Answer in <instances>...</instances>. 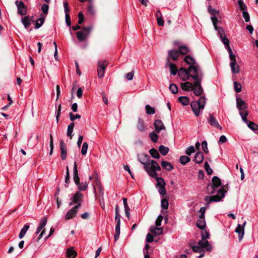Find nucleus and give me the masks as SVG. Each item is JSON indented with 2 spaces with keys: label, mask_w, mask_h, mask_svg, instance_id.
<instances>
[{
  "label": "nucleus",
  "mask_w": 258,
  "mask_h": 258,
  "mask_svg": "<svg viewBox=\"0 0 258 258\" xmlns=\"http://www.w3.org/2000/svg\"><path fill=\"white\" fill-rule=\"evenodd\" d=\"M154 178L156 179V181L157 182L156 186L157 187L165 186V182L162 178L158 177L157 176Z\"/></svg>",
  "instance_id": "42"
},
{
  "label": "nucleus",
  "mask_w": 258,
  "mask_h": 258,
  "mask_svg": "<svg viewBox=\"0 0 258 258\" xmlns=\"http://www.w3.org/2000/svg\"><path fill=\"white\" fill-rule=\"evenodd\" d=\"M48 9H49V6L47 4H43V5L42 6L41 10H42L43 13L45 15L47 14L48 11Z\"/></svg>",
  "instance_id": "64"
},
{
  "label": "nucleus",
  "mask_w": 258,
  "mask_h": 258,
  "mask_svg": "<svg viewBox=\"0 0 258 258\" xmlns=\"http://www.w3.org/2000/svg\"><path fill=\"white\" fill-rule=\"evenodd\" d=\"M59 147L61 151V158L62 160H64L66 159L67 155V147L64 142L61 140L59 141Z\"/></svg>",
  "instance_id": "16"
},
{
  "label": "nucleus",
  "mask_w": 258,
  "mask_h": 258,
  "mask_svg": "<svg viewBox=\"0 0 258 258\" xmlns=\"http://www.w3.org/2000/svg\"><path fill=\"white\" fill-rule=\"evenodd\" d=\"M182 89L185 91H191L193 89V84L189 82H186L181 84Z\"/></svg>",
  "instance_id": "25"
},
{
  "label": "nucleus",
  "mask_w": 258,
  "mask_h": 258,
  "mask_svg": "<svg viewBox=\"0 0 258 258\" xmlns=\"http://www.w3.org/2000/svg\"><path fill=\"white\" fill-rule=\"evenodd\" d=\"M215 30L218 31V33L220 38L222 37V36H225V35L224 34V31L222 27H218L217 26V28L215 29Z\"/></svg>",
  "instance_id": "59"
},
{
  "label": "nucleus",
  "mask_w": 258,
  "mask_h": 258,
  "mask_svg": "<svg viewBox=\"0 0 258 258\" xmlns=\"http://www.w3.org/2000/svg\"><path fill=\"white\" fill-rule=\"evenodd\" d=\"M77 185L78 186V189L80 190H85L88 187V183L87 182H83L81 183L79 182V184Z\"/></svg>",
  "instance_id": "50"
},
{
  "label": "nucleus",
  "mask_w": 258,
  "mask_h": 258,
  "mask_svg": "<svg viewBox=\"0 0 258 258\" xmlns=\"http://www.w3.org/2000/svg\"><path fill=\"white\" fill-rule=\"evenodd\" d=\"M158 226L155 227L152 226L150 228V231L151 233H154L155 235H161L163 233V229L162 228H159Z\"/></svg>",
  "instance_id": "26"
},
{
  "label": "nucleus",
  "mask_w": 258,
  "mask_h": 258,
  "mask_svg": "<svg viewBox=\"0 0 258 258\" xmlns=\"http://www.w3.org/2000/svg\"><path fill=\"white\" fill-rule=\"evenodd\" d=\"M208 11L211 15V17H216L219 15V12L215 9L209 8Z\"/></svg>",
  "instance_id": "49"
},
{
  "label": "nucleus",
  "mask_w": 258,
  "mask_h": 258,
  "mask_svg": "<svg viewBox=\"0 0 258 258\" xmlns=\"http://www.w3.org/2000/svg\"><path fill=\"white\" fill-rule=\"evenodd\" d=\"M137 127L138 130L141 132H144L145 130V126L144 125V121L141 118L138 119Z\"/></svg>",
  "instance_id": "30"
},
{
  "label": "nucleus",
  "mask_w": 258,
  "mask_h": 258,
  "mask_svg": "<svg viewBox=\"0 0 258 258\" xmlns=\"http://www.w3.org/2000/svg\"><path fill=\"white\" fill-rule=\"evenodd\" d=\"M206 103V98L204 96L201 97L198 101H192L190 103V106L194 112V114L196 116H199L205 106Z\"/></svg>",
  "instance_id": "3"
},
{
  "label": "nucleus",
  "mask_w": 258,
  "mask_h": 258,
  "mask_svg": "<svg viewBox=\"0 0 258 258\" xmlns=\"http://www.w3.org/2000/svg\"><path fill=\"white\" fill-rule=\"evenodd\" d=\"M189 49L186 46H181L179 48V53L184 55L188 52Z\"/></svg>",
  "instance_id": "43"
},
{
  "label": "nucleus",
  "mask_w": 258,
  "mask_h": 258,
  "mask_svg": "<svg viewBox=\"0 0 258 258\" xmlns=\"http://www.w3.org/2000/svg\"><path fill=\"white\" fill-rule=\"evenodd\" d=\"M208 121L211 125L214 126L220 130H222V127L219 125L216 119L211 114H210V116Z\"/></svg>",
  "instance_id": "18"
},
{
  "label": "nucleus",
  "mask_w": 258,
  "mask_h": 258,
  "mask_svg": "<svg viewBox=\"0 0 258 258\" xmlns=\"http://www.w3.org/2000/svg\"><path fill=\"white\" fill-rule=\"evenodd\" d=\"M205 219H198L197 221V226L200 229L203 230L206 227Z\"/></svg>",
  "instance_id": "32"
},
{
  "label": "nucleus",
  "mask_w": 258,
  "mask_h": 258,
  "mask_svg": "<svg viewBox=\"0 0 258 258\" xmlns=\"http://www.w3.org/2000/svg\"><path fill=\"white\" fill-rule=\"evenodd\" d=\"M44 19H45L44 17H40V18H39L36 21L35 28V29L39 28L44 23Z\"/></svg>",
  "instance_id": "40"
},
{
  "label": "nucleus",
  "mask_w": 258,
  "mask_h": 258,
  "mask_svg": "<svg viewBox=\"0 0 258 258\" xmlns=\"http://www.w3.org/2000/svg\"><path fill=\"white\" fill-rule=\"evenodd\" d=\"M15 4L18 9V13L21 15H25L27 13L26 6L22 1H16Z\"/></svg>",
  "instance_id": "9"
},
{
  "label": "nucleus",
  "mask_w": 258,
  "mask_h": 258,
  "mask_svg": "<svg viewBox=\"0 0 258 258\" xmlns=\"http://www.w3.org/2000/svg\"><path fill=\"white\" fill-rule=\"evenodd\" d=\"M229 58L231 60L230 67L233 74H237L239 72V67L237 64L236 57L233 53L229 55Z\"/></svg>",
  "instance_id": "7"
},
{
  "label": "nucleus",
  "mask_w": 258,
  "mask_h": 258,
  "mask_svg": "<svg viewBox=\"0 0 258 258\" xmlns=\"http://www.w3.org/2000/svg\"><path fill=\"white\" fill-rule=\"evenodd\" d=\"M204 167H205V169L206 171H207L208 174L211 175L212 174L213 170L210 168V165L207 162H205Z\"/></svg>",
  "instance_id": "52"
},
{
  "label": "nucleus",
  "mask_w": 258,
  "mask_h": 258,
  "mask_svg": "<svg viewBox=\"0 0 258 258\" xmlns=\"http://www.w3.org/2000/svg\"><path fill=\"white\" fill-rule=\"evenodd\" d=\"M236 106L239 111L247 110V104L240 98H236Z\"/></svg>",
  "instance_id": "15"
},
{
  "label": "nucleus",
  "mask_w": 258,
  "mask_h": 258,
  "mask_svg": "<svg viewBox=\"0 0 258 258\" xmlns=\"http://www.w3.org/2000/svg\"><path fill=\"white\" fill-rule=\"evenodd\" d=\"M149 246L148 244H146L145 248L143 250V252L144 254V258H150V255L148 254V248Z\"/></svg>",
  "instance_id": "61"
},
{
  "label": "nucleus",
  "mask_w": 258,
  "mask_h": 258,
  "mask_svg": "<svg viewBox=\"0 0 258 258\" xmlns=\"http://www.w3.org/2000/svg\"><path fill=\"white\" fill-rule=\"evenodd\" d=\"M191 78L194 81L193 83V89L194 94L200 96L204 92L203 88L201 86L202 80L204 77V73L202 70L194 69L190 71Z\"/></svg>",
  "instance_id": "2"
},
{
  "label": "nucleus",
  "mask_w": 258,
  "mask_h": 258,
  "mask_svg": "<svg viewBox=\"0 0 258 258\" xmlns=\"http://www.w3.org/2000/svg\"><path fill=\"white\" fill-rule=\"evenodd\" d=\"M83 197V194L80 191H77L71 199L72 200L71 202L69 204V205H73L75 204L77 205H81V202Z\"/></svg>",
  "instance_id": "11"
},
{
  "label": "nucleus",
  "mask_w": 258,
  "mask_h": 258,
  "mask_svg": "<svg viewBox=\"0 0 258 258\" xmlns=\"http://www.w3.org/2000/svg\"><path fill=\"white\" fill-rule=\"evenodd\" d=\"M149 137L150 138L151 141L154 143L157 142L158 139V136L154 132L149 134Z\"/></svg>",
  "instance_id": "45"
},
{
  "label": "nucleus",
  "mask_w": 258,
  "mask_h": 258,
  "mask_svg": "<svg viewBox=\"0 0 258 258\" xmlns=\"http://www.w3.org/2000/svg\"><path fill=\"white\" fill-rule=\"evenodd\" d=\"M239 114L241 117V118L243 122H244L247 124L249 122V121L247 119V116L248 114V111L247 110H244L243 111H239Z\"/></svg>",
  "instance_id": "33"
},
{
  "label": "nucleus",
  "mask_w": 258,
  "mask_h": 258,
  "mask_svg": "<svg viewBox=\"0 0 258 258\" xmlns=\"http://www.w3.org/2000/svg\"><path fill=\"white\" fill-rule=\"evenodd\" d=\"M198 245L201 246L203 248H205L207 251H210L212 249V246L206 240V239H203L198 242Z\"/></svg>",
  "instance_id": "17"
},
{
  "label": "nucleus",
  "mask_w": 258,
  "mask_h": 258,
  "mask_svg": "<svg viewBox=\"0 0 258 258\" xmlns=\"http://www.w3.org/2000/svg\"><path fill=\"white\" fill-rule=\"evenodd\" d=\"M228 189V185H225L222 187V188L220 189L216 195L212 196H206L205 198V201L207 202L208 205L210 203L213 202L220 201L221 199L225 196V194Z\"/></svg>",
  "instance_id": "4"
},
{
  "label": "nucleus",
  "mask_w": 258,
  "mask_h": 258,
  "mask_svg": "<svg viewBox=\"0 0 258 258\" xmlns=\"http://www.w3.org/2000/svg\"><path fill=\"white\" fill-rule=\"evenodd\" d=\"M120 226V224H119V222H117L115 226V234L114 235V239L115 241H117L119 237Z\"/></svg>",
  "instance_id": "34"
},
{
  "label": "nucleus",
  "mask_w": 258,
  "mask_h": 258,
  "mask_svg": "<svg viewBox=\"0 0 258 258\" xmlns=\"http://www.w3.org/2000/svg\"><path fill=\"white\" fill-rule=\"evenodd\" d=\"M246 223V221H244L242 225L238 224L235 230V232L238 234V238L239 241H241L243 237L244 233V226Z\"/></svg>",
  "instance_id": "14"
},
{
  "label": "nucleus",
  "mask_w": 258,
  "mask_h": 258,
  "mask_svg": "<svg viewBox=\"0 0 258 258\" xmlns=\"http://www.w3.org/2000/svg\"><path fill=\"white\" fill-rule=\"evenodd\" d=\"M73 179L76 185H79L80 182V178L78 175L76 162H75L73 167Z\"/></svg>",
  "instance_id": "20"
},
{
  "label": "nucleus",
  "mask_w": 258,
  "mask_h": 258,
  "mask_svg": "<svg viewBox=\"0 0 258 258\" xmlns=\"http://www.w3.org/2000/svg\"><path fill=\"white\" fill-rule=\"evenodd\" d=\"M33 18V17L25 16L22 18L21 22L26 29H28L30 25Z\"/></svg>",
  "instance_id": "22"
},
{
  "label": "nucleus",
  "mask_w": 258,
  "mask_h": 258,
  "mask_svg": "<svg viewBox=\"0 0 258 258\" xmlns=\"http://www.w3.org/2000/svg\"><path fill=\"white\" fill-rule=\"evenodd\" d=\"M29 228V224L27 223L24 226V227L21 229V230L19 233V237L20 239H22V238H23L24 237L25 234L26 233V232Z\"/></svg>",
  "instance_id": "31"
},
{
  "label": "nucleus",
  "mask_w": 258,
  "mask_h": 258,
  "mask_svg": "<svg viewBox=\"0 0 258 258\" xmlns=\"http://www.w3.org/2000/svg\"><path fill=\"white\" fill-rule=\"evenodd\" d=\"M204 159V156L201 152L197 153L194 157V161L198 164H200L203 162Z\"/></svg>",
  "instance_id": "27"
},
{
  "label": "nucleus",
  "mask_w": 258,
  "mask_h": 258,
  "mask_svg": "<svg viewBox=\"0 0 258 258\" xmlns=\"http://www.w3.org/2000/svg\"><path fill=\"white\" fill-rule=\"evenodd\" d=\"M169 90L173 94H176L178 92L177 87L174 84H172L170 85Z\"/></svg>",
  "instance_id": "53"
},
{
  "label": "nucleus",
  "mask_w": 258,
  "mask_h": 258,
  "mask_svg": "<svg viewBox=\"0 0 258 258\" xmlns=\"http://www.w3.org/2000/svg\"><path fill=\"white\" fill-rule=\"evenodd\" d=\"M168 56L172 60H176L179 56V52L175 50H171L168 51Z\"/></svg>",
  "instance_id": "28"
},
{
  "label": "nucleus",
  "mask_w": 258,
  "mask_h": 258,
  "mask_svg": "<svg viewBox=\"0 0 258 258\" xmlns=\"http://www.w3.org/2000/svg\"><path fill=\"white\" fill-rule=\"evenodd\" d=\"M88 148V144L86 142H84L81 149V154L83 156H85L87 154Z\"/></svg>",
  "instance_id": "46"
},
{
  "label": "nucleus",
  "mask_w": 258,
  "mask_h": 258,
  "mask_svg": "<svg viewBox=\"0 0 258 258\" xmlns=\"http://www.w3.org/2000/svg\"><path fill=\"white\" fill-rule=\"evenodd\" d=\"M248 127L253 131L258 130V125L252 121H249L247 124Z\"/></svg>",
  "instance_id": "47"
},
{
  "label": "nucleus",
  "mask_w": 258,
  "mask_h": 258,
  "mask_svg": "<svg viewBox=\"0 0 258 258\" xmlns=\"http://www.w3.org/2000/svg\"><path fill=\"white\" fill-rule=\"evenodd\" d=\"M168 202L167 199H163L161 200V207L163 209L167 210L168 208Z\"/></svg>",
  "instance_id": "48"
},
{
  "label": "nucleus",
  "mask_w": 258,
  "mask_h": 258,
  "mask_svg": "<svg viewBox=\"0 0 258 258\" xmlns=\"http://www.w3.org/2000/svg\"><path fill=\"white\" fill-rule=\"evenodd\" d=\"M165 186H159L158 188V191L162 196L165 195L166 194V190L165 189Z\"/></svg>",
  "instance_id": "63"
},
{
  "label": "nucleus",
  "mask_w": 258,
  "mask_h": 258,
  "mask_svg": "<svg viewBox=\"0 0 258 258\" xmlns=\"http://www.w3.org/2000/svg\"><path fill=\"white\" fill-rule=\"evenodd\" d=\"M184 60L187 64H189V66L188 68L189 69V71L190 74V71L192 69V68L196 69L197 70L199 69L200 70H202L199 64L196 63L195 59L190 56L187 55L185 56Z\"/></svg>",
  "instance_id": "6"
},
{
  "label": "nucleus",
  "mask_w": 258,
  "mask_h": 258,
  "mask_svg": "<svg viewBox=\"0 0 258 258\" xmlns=\"http://www.w3.org/2000/svg\"><path fill=\"white\" fill-rule=\"evenodd\" d=\"M170 73L173 75H175L177 73V69L175 64L170 63L169 64Z\"/></svg>",
  "instance_id": "44"
},
{
  "label": "nucleus",
  "mask_w": 258,
  "mask_h": 258,
  "mask_svg": "<svg viewBox=\"0 0 258 258\" xmlns=\"http://www.w3.org/2000/svg\"><path fill=\"white\" fill-rule=\"evenodd\" d=\"M162 167L167 171H171L173 169V166L171 164L167 161H162L161 162Z\"/></svg>",
  "instance_id": "29"
},
{
  "label": "nucleus",
  "mask_w": 258,
  "mask_h": 258,
  "mask_svg": "<svg viewBox=\"0 0 258 258\" xmlns=\"http://www.w3.org/2000/svg\"><path fill=\"white\" fill-rule=\"evenodd\" d=\"M169 148L163 145L159 146V151L162 155H166L169 152Z\"/></svg>",
  "instance_id": "38"
},
{
  "label": "nucleus",
  "mask_w": 258,
  "mask_h": 258,
  "mask_svg": "<svg viewBox=\"0 0 258 258\" xmlns=\"http://www.w3.org/2000/svg\"><path fill=\"white\" fill-rule=\"evenodd\" d=\"M221 184V182L220 179L218 177L215 176L212 178L211 187L213 189H214L215 188L220 186Z\"/></svg>",
  "instance_id": "21"
},
{
  "label": "nucleus",
  "mask_w": 258,
  "mask_h": 258,
  "mask_svg": "<svg viewBox=\"0 0 258 258\" xmlns=\"http://www.w3.org/2000/svg\"><path fill=\"white\" fill-rule=\"evenodd\" d=\"M107 65V62L106 61H100L98 63V76L99 78H102L104 75V72L106 67Z\"/></svg>",
  "instance_id": "10"
},
{
  "label": "nucleus",
  "mask_w": 258,
  "mask_h": 258,
  "mask_svg": "<svg viewBox=\"0 0 258 258\" xmlns=\"http://www.w3.org/2000/svg\"><path fill=\"white\" fill-rule=\"evenodd\" d=\"M202 149H203L204 152L205 153H208L209 152V150H208V146H207V142L206 141H204L203 142H202Z\"/></svg>",
  "instance_id": "60"
},
{
  "label": "nucleus",
  "mask_w": 258,
  "mask_h": 258,
  "mask_svg": "<svg viewBox=\"0 0 258 258\" xmlns=\"http://www.w3.org/2000/svg\"><path fill=\"white\" fill-rule=\"evenodd\" d=\"M88 12L91 15H93L95 13V9L92 3H89L88 6Z\"/></svg>",
  "instance_id": "58"
},
{
  "label": "nucleus",
  "mask_w": 258,
  "mask_h": 258,
  "mask_svg": "<svg viewBox=\"0 0 258 258\" xmlns=\"http://www.w3.org/2000/svg\"><path fill=\"white\" fill-rule=\"evenodd\" d=\"M234 90L236 93H239L241 91V85L236 82H234Z\"/></svg>",
  "instance_id": "55"
},
{
  "label": "nucleus",
  "mask_w": 258,
  "mask_h": 258,
  "mask_svg": "<svg viewBox=\"0 0 258 258\" xmlns=\"http://www.w3.org/2000/svg\"><path fill=\"white\" fill-rule=\"evenodd\" d=\"M178 100L183 105H187L189 103V99L186 96H180L178 97Z\"/></svg>",
  "instance_id": "35"
},
{
  "label": "nucleus",
  "mask_w": 258,
  "mask_h": 258,
  "mask_svg": "<svg viewBox=\"0 0 258 258\" xmlns=\"http://www.w3.org/2000/svg\"><path fill=\"white\" fill-rule=\"evenodd\" d=\"M190 160V158L186 156H181L179 159L180 163L183 165L189 162Z\"/></svg>",
  "instance_id": "37"
},
{
  "label": "nucleus",
  "mask_w": 258,
  "mask_h": 258,
  "mask_svg": "<svg viewBox=\"0 0 258 258\" xmlns=\"http://www.w3.org/2000/svg\"><path fill=\"white\" fill-rule=\"evenodd\" d=\"M192 249L195 252H203V248L200 245H195L192 246Z\"/></svg>",
  "instance_id": "51"
},
{
  "label": "nucleus",
  "mask_w": 258,
  "mask_h": 258,
  "mask_svg": "<svg viewBox=\"0 0 258 258\" xmlns=\"http://www.w3.org/2000/svg\"><path fill=\"white\" fill-rule=\"evenodd\" d=\"M69 116H70V118L71 121H74V120H75L77 118H81V115H80L78 114H76L74 115V114H73L71 112L70 113Z\"/></svg>",
  "instance_id": "62"
},
{
  "label": "nucleus",
  "mask_w": 258,
  "mask_h": 258,
  "mask_svg": "<svg viewBox=\"0 0 258 258\" xmlns=\"http://www.w3.org/2000/svg\"><path fill=\"white\" fill-rule=\"evenodd\" d=\"M77 255L76 251L72 248H68L66 251L67 258H75Z\"/></svg>",
  "instance_id": "24"
},
{
  "label": "nucleus",
  "mask_w": 258,
  "mask_h": 258,
  "mask_svg": "<svg viewBox=\"0 0 258 258\" xmlns=\"http://www.w3.org/2000/svg\"><path fill=\"white\" fill-rule=\"evenodd\" d=\"M149 153L153 158L155 159L159 158L160 155L158 151L156 149L152 148L150 150Z\"/></svg>",
  "instance_id": "39"
},
{
  "label": "nucleus",
  "mask_w": 258,
  "mask_h": 258,
  "mask_svg": "<svg viewBox=\"0 0 258 258\" xmlns=\"http://www.w3.org/2000/svg\"><path fill=\"white\" fill-rule=\"evenodd\" d=\"M91 31V27H84L82 30L78 31L76 33V35L78 40L80 42H83L85 41L87 37L89 36Z\"/></svg>",
  "instance_id": "5"
},
{
  "label": "nucleus",
  "mask_w": 258,
  "mask_h": 258,
  "mask_svg": "<svg viewBox=\"0 0 258 258\" xmlns=\"http://www.w3.org/2000/svg\"><path fill=\"white\" fill-rule=\"evenodd\" d=\"M80 207V205H77L76 206L73 207L70 210H69L64 216V219L66 220H69L75 217L78 211V209Z\"/></svg>",
  "instance_id": "12"
},
{
  "label": "nucleus",
  "mask_w": 258,
  "mask_h": 258,
  "mask_svg": "<svg viewBox=\"0 0 258 258\" xmlns=\"http://www.w3.org/2000/svg\"><path fill=\"white\" fill-rule=\"evenodd\" d=\"M220 38H221V41L223 43V44L225 45V48L228 50L229 55L232 54L233 52H232V49H231V48L229 46V40L226 38V36H222Z\"/></svg>",
  "instance_id": "23"
},
{
  "label": "nucleus",
  "mask_w": 258,
  "mask_h": 258,
  "mask_svg": "<svg viewBox=\"0 0 258 258\" xmlns=\"http://www.w3.org/2000/svg\"><path fill=\"white\" fill-rule=\"evenodd\" d=\"M194 152H195V149L194 147L192 146L189 147L186 150V151H185L186 154H187L188 156L190 155L192 153H193Z\"/></svg>",
  "instance_id": "56"
},
{
  "label": "nucleus",
  "mask_w": 258,
  "mask_h": 258,
  "mask_svg": "<svg viewBox=\"0 0 258 258\" xmlns=\"http://www.w3.org/2000/svg\"><path fill=\"white\" fill-rule=\"evenodd\" d=\"M178 76L183 81H187L189 79V77H191V74L189 73V69L187 70L181 68L178 71Z\"/></svg>",
  "instance_id": "8"
},
{
  "label": "nucleus",
  "mask_w": 258,
  "mask_h": 258,
  "mask_svg": "<svg viewBox=\"0 0 258 258\" xmlns=\"http://www.w3.org/2000/svg\"><path fill=\"white\" fill-rule=\"evenodd\" d=\"M146 113L148 114H153L155 113V109L149 105H147L145 107Z\"/></svg>",
  "instance_id": "41"
},
{
  "label": "nucleus",
  "mask_w": 258,
  "mask_h": 258,
  "mask_svg": "<svg viewBox=\"0 0 258 258\" xmlns=\"http://www.w3.org/2000/svg\"><path fill=\"white\" fill-rule=\"evenodd\" d=\"M138 161L144 165V168L149 175L155 177L158 175L157 171H160L161 168L157 162L154 160H150V157L146 154L141 153L138 155Z\"/></svg>",
  "instance_id": "1"
},
{
  "label": "nucleus",
  "mask_w": 258,
  "mask_h": 258,
  "mask_svg": "<svg viewBox=\"0 0 258 258\" xmlns=\"http://www.w3.org/2000/svg\"><path fill=\"white\" fill-rule=\"evenodd\" d=\"M238 4L239 5V8L241 11H246V6L242 2V0H239L238 1Z\"/></svg>",
  "instance_id": "57"
},
{
  "label": "nucleus",
  "mask_w": 258,
  "mask_h": 258,
  "mask_svg": "<svg viewBox=\"0 0 258 258\" xmlns=\"http://www.w3.org/2000/svg\"><path fill=\"white\" fill-rule=\"evenodd\" d=\"M47 218L46 217L43 218L40 221L38 228L39 229L41 232L39 235L38 237L37 241H38L43 236L44 234L45 233V230L44 228V226L46 225L47 223Z\"/></svg>",
  "instance_id": "13"
},
{
  "label": "nucleus",
  "mask_w": 258,
  "mask_h": 258,
  "mask_svg": "<svg viewBox=\"0 0 258 258\" xmlns=\"http://www.w3.org/2000/svg\"><path fill=\"white\" fill-rule=\"evenodd\" d=\"M74 127V122L71 123L68 126L67 134L68 137H70L71 138V139H72V133L73 132Z\"/></svg>",
  "instance_id": "36"
},
{
  "label": "nucleus",
  "mask_w": 258,
  "mask_h": 258,
  "mask_svg": "<svg viewBox=\"0 0 258 258\" xmlns=\"http://www.w3.org/2000/svg\"><path fill=\"white\" fill-rule=\"evenodd\" d=\"M206 210V208L205 207H202L200 208L199 212L201 213V214L199 216L198 219H205V213Z\"/></svg>",
  "instance_id": "54"
},
{
  "label": "nucleus",
  "mask_w": 258,
  "mask_h": 258,
  "mask_svg": "<svg viewBox=\"0 0 258 258\" xmlns=\"http://www.w3.org/2000/svg\"><path fill=\"white\" fill-rule=\"evenodd\" d=\"M155 130L156 132L159 133L162 130H165L163 122L160 119H157L154 122Z\"/></svg>",
  "instance_id": "19"
}]
</instances>
